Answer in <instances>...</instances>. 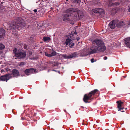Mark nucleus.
I'll return each instance as SVG.
<instances>
[{
  "instance_id": "9",
  "label": "nucleus",
  "mask_w": 130,
  "mask_h": 130,
  "mask_svg": "<svg viewBox=\"0 0 130 130\" xmlns=\"http://www.w3.org/2000/svg\"><path fill=\"white\" fill-rule=\"evenodd\" d=\"M36 71V70L33 68H30L29 69H27L24 71L25 74L27 75H30L32 73H35Z\"/></svg>"
},
{
  "instance_id": "14",
  "label": "nucleus",
  "mask_w": 130,
  "mask_h": 130,
  "mask_svg": "<svg viewBox=\"0 0 130 130\" xmlns=\"http://www.w3.org/2000/svg\"><path fill=\"white\" fill-rule=\"evenodd\" d=\"M5 30L3 28H0V38L4 37L5 34Z\"/></svg>"
},
{
  "instance_id": "26",
  "label": "nucleus",
  "mask_w": 130,
  "mask_h": 130,
  "mask_svg": "<svg viewBox=\"0 0 130 130\" xmlns=\"http://www.w3.org/2000/svg\"><path fill=\"white\" fill-rule=\"evenodd\" d=\"M23 47L25 49H26L27 48V46L26 44H24L23 46Z\"/></svg>"
},
{
  "instance_id": "24",
  "label": "nucleus",
  "mask_w": 130,
  "mask_h": 130,
  "mask_svg": "<svg viewBox=\"0 0 130 130\" xmlns=\"http://www.w3.org/2000/svg\"><path fill=\"white\" fill-rule=\"evenodd\" d=\"M62 57L66 59H67L68 56H67L66 55H62Z\"/></svg>"
},
{
  "instance_id": "16",
  "label": "nucleus",
  "mask_w": 130,
  "mask_h": 130,
  "mask_svg": "<svg viewBox=\"0 0 130 130\" xmlns=\"http://www.w3.org/2000/svg\"><path fill=\"white\" fill-rule=\"evenodd\" d=\"M63 17L64 18L63 19V21H67L68 20V17L70 16L69 14H67L63 15Z\"/></svg>"
},
{
  "instance_id": "29",
  "label": "nucleus",
  "mask_w": 130,
  "mask_h": 130,
  "mask_svg": "<svg viewBox=\"0 0 130 130\" xmlns=\"http://www.w3.org/2000/svg\"><path fill=\"white\" fill-rule=\"evenodd\" d=\"M94 59L93 58H92L91 59V62H94Z\"/></svg>"
},
{
  "instance_id": "31",
  "label": "nucleus",
  "mask_w": 130,
  "mask_h": 130,
  "mask_svg": "<svg viewBox=\"0 0 130 130\" xmlns=\"http://www.w3.org/2000/svg\"><path fill=\"white\" fill-rule=\"evenodd\" d=\"M34 11L35 12H37V10L36 9H35L34 10Z\"/></svg>"
},
{
  "instance_id": "22",
  "label": "nucleus",
  "mask_w": 130,
  "mask_h": 130,
  "mask_svg": "<svg viewBox=\"0 0 130 130\" xmlns=\"http://www.w3.org/2000/svg\"><path fill=\"white\" fill-rule=\"evenodd\" d=\"M25 64V62H21L19 64L20 66H23Z\"/></svg>"
},
{
  "instance_id": "3",
  "label": "nucleus",
  "mask_w": 130,
  "mask_h": 130,
  "mask_svg": "<svg viewBox=\"0 0 130 130\" xmlns=\"http://www.w3.org/2000/svg\"><path fill=\"white\" fill-rule=\"evenodd\" d=\"M74 14V19L77 20H79L83 18L84 15L83 12L80 10H78V9L75 8H70L67 9L64 11L65 13L75 12Z\"/></svg>"
},
{
  "instance_id": "17",
  "label": "nucleus",
  "mask_w": 130,
  "mask_h": 130,
  "mask_svg": "<svg viewBox=\"0 0 130 130\" xmlns=\"http://www.w3.org/2000/svg\"><path fill=\"white\" fill-rule=\"evenodd\" d=\"M12 74L14 76H18L19 75V72L16 69H13L12 71Z\"/></svg>"
},
{
  "instance_id": "27",
  "label": "nucleus",
  "mask_w": 130,
  "mask_h": 130,
  "mask_svg": "<svg viewBox=\"0 0 130 130\" xmlns=\"http://www.w3.org/2000/svg\"><path fill=\"white\" fill-rule=\"evenodd\" d=\"M128 11L130 12V4L128 6Z\"/></svg>"
},
{
  "instance_id": "30",
  "label": "nucleus",
  "mask_w": 130,
  "mask_h": 130,
  "mask_svg": "<svg viewBox=\"0 0 130 130\" xmlns=\"http://www.w3.org/2000/svg\"><path fill=\"white\" fill-rule=\"evenodd\" d=\"M107 59V57L106 56H105L104 58V60H106Z\"/></svg>"
},
{
  "instance_id": "12",
  "label": "nucleus",
  "mask_w": 130,
  "mask_h": 130,
  "mask_svg": "<svg viewBox=\"0 0 130 130\" xmlns=\"http://www.w3.org/2000/svg\"><path fill=\"white\" fill-rule=\"evenodd\" d=\"M117 20V22H116V26L117 27H120L124 25V22L122 21H119L117 20Z\"/></svg>"
},
{
  "instance_id": "23",
  "label": "nucleus",
  "mask_w": 130,
  "mask_h": 130,
  "mask_svg": "<svg viewBox=\"0 0 130 130\" xmlns=\"http://www.w3.org/2000/svg\"><path fill=\"white\" fill-rule=\"evenodd\" d=\"M120 4V3L119 2H117L115 3H114L112 4V6L116 5L117 6L118 5Z\"/></svg>"
},
{
  "instance_id": "4",
  "label": "nucleus",
  "mask_w": 130,
  "mask_h": 130,
  "mask_svg": "<svg viewBox=\"0 0 130 130\" xmlns=\"http://www.w3.org/2000/svg\"><path fill=\"white\" fill-rule=\"evenodd\" d=\"M15 23L12 22V23L10 25V26L14 29H18L24 27L25 26V23L24 20L21 18L17 17L14 20Z\"/></svg>"
},
{
  "instance_id": "11",
  "label": "nucleus",
  "mask_w": 130,
  "mask_h": 130,
  "mask_svg": "<svg viewBox=\"0 0 130 130\" xmlns=\"http://www.w3.org/2000/svg\"><path fill=\"white\" fill-rule=\"evenodd\" d=\"M9 74H7L5 75L0 77V80H2L3 81H7L9 79Z\"/></svg>"
},
{
  "instance_id": "7",
  "label": "nucleus",
  "mask_w": 130,
  "mask_h": 130,
  "mask_svg": "<svg viewBox=\"0 0 130 130\" xmlns=\"http://www.w3.org/2000/svg\"><path fill=\"white\" fill-rule=\"evenodd\" d=\"M116 103L118 105L117 108L118 109V111H121L122 112H124V111L123 110L124 109V107L123 106V103L120 100L117 101Z\"/></svg>"
},
{
  "instance_id": "10",
  "label": "nucleus",
  "mask_w": 130,
  "mask_h": 130,
  "mask_svg": "<svg viewBox=\"0 0 130 130\" xmlns=\"http://www.w3.org/2000/svg\"><path fill=\"white\" fill-rule=\"evenodd\" d=\"M117 22V20H113L109 23V25L111 29H113L115 28L116 23Z\"/></svg>"
},
{
  "instance_id": "15",
  "label": "nucleus",
  "mask_w": 130,
  "mask_h": 130,
  "mask_svg": "<svg viewBox=\"0 0 130 130\" xmlns=\"http://www.w3.org/2000/svg\"><path fill=\"white\" fill-rule=\"evenodd\" d=\"M56 54V53L55 51H53L51 54H48L47 52L45 53V55L48 57H51L55 56Z\"/></svg>"
},
{
  "instance_id": "20",
  "label": "nucleus",
  "mask_w": 130,
  "mask_h": 130,
  "mask_svg": "<svg viewBox=\"0 0 130 130\" xmlns=\"http://www.w3.org/2000/svg\"><path fill=\"white\" fill-rule=\"evenodd\" d=\"M74 54H72L71 55H70L69 56H68L67 59H69L72 58L74 56Z\"/></svg>"
},
{
  "instance_id": "1",
  "label": "nucleus",
  "mask_w": 130,
  "mask_h": 130,
  "mask_svg": "<svg viewBox=\"0 0 130 130\" xmlns=\"http://www.w3.org/2000/svg\"><path fill=\"white\" fill-rule=\"evenodd\" d=\"M106 49V47L103 40L96 39L92 41V46L89 49L88 52L89 54H92L97 53V51L103 52Z\"/></svg>"
},
{
  "instance_id": "5",
  "label": "nucleus",
  "mask_w": 130,
  "mask_h": 130,
  "mask_svg": "<svg viewBox=\"0 0 130 130\" xmlns=\"http://www.w3.org/2000/svg\"><path fill=\"white\" fill-rule=\"evenodd\" d=\"M14 56L17 57L18 59H21L25 58L26 56V52L23 50H18L16 48L13 50Z\"/></svg>"
},
{
  "instance_id": "2",
  "label": "nucleus",
  "mask_w": 130,
  "mask_h": 130,
  "mask_svg": "<svg viewBox=\"0 0 130 130\" xmlns=\"http://www.w3.org/2000/svg\"><path fill=\"white\" fill-rule=\"evenodd\" d=\"M100 94V92L97 89H94L88 93L85 94L83 100L85 103H90L93 100L98 98Z\"/></svg>"
},
{
  "instance_id": "32",
  "label": "nucleus",
  "mask_w": 130,
  "mask_h": 130,
  "mask_svg": "<svg viewBox=\"0 0 130 130\" xmlns=\"http://www.w3.org/2000/svg\"><path fill=\"white\" fill-rule=\"evenodd\" d=\"M66 1H68V0H66Z\"/></svg>"
},
{
  "instance_id": "25",
  "label": "nucleus",
  "mask_w": 130,
  "mask_h": 130,
  "mask_svg": "<svg viewBox=\"0 0 130 130\" xmlns=\"http://www.w3.org/2000/svg\"><path fill=\"white\" fill-rule=\"evenodd\" d=\"M66 115L67 117H68L69 119H70L71 118V116L69 113L67 114Z\"/></svg>"
},
{
  "instance_id": "6",
  "label": "nucleus",
  "mask_w": 130,
  "mask_h": 130,
  "mask_svg": "<svg viewBox=\"0 0 130 130\" xmlns=\"http://www.w3.org/2000/svg\"><path fill=\"white\" fill-rule=\"evenodd\" d=\"M73 36H69L68 39H66L64 43L66 45H69L70 47H72L74 46V43L73 42L72 40H74Z\"/></svg>"
},
{
  "instance_id": "28",
  "label": "nucleus",
  "mask_w": 130,
  "mask_h": 130,
  "mask_svg": "<svg viewBox=\"0 0 130 130\" xmlns=\"http://www.w3.org/2000/svg\"><path fill=\"white\" fill-rule=\"evenodd\" d=\"M28 53L30 55H31L32 54V52L30 51H28Z\"/></svg>"
},
{
  "instance_id": "21",
  "label": "nucleus",
  "mask_w": 130,
  "mask_h": 130,
  "mask_svg": "<svg viewBox=\"0 0 130 130\" xmlns=\"http://www.w3.org/2000/svg\"><path fill=\"white\" fill-rule=\"evenodd\" d=\"M71 1L74 3H78L81 2V0H71Z\"/></svg>"
},
{
  "instance_id": "8",
  "label": "nucleus",
  "mask_w": 130,
  "mask_h": 130,
  "mask_svg": "<svg viewBox=\"0 0 130 130\" xmlns=\"http://www.w3.org/2000/svg\"><path fill=\"white\" fill-rule=\"evenodd\" d=\"M92 11L95 13H98L100 15L104 14L105 11L102 8H95L92 10Z\"/></svg>"
},
{
  "instance_id": "19",
  "label": "nucleus",
  "mask_w": 130,
  "mask_h": 130,
  "mask_svg": "<svg viewBox=\"0 0 130 130\" xmlns=\"http://www.w3.org/2000/svg\"><path fill=\"white\" fill-rule=\"evenodd\" d=\"M5 47V46L4 45L0 43V54L2 52L1 50L3 49H4Z\"/></svg>"
},
{
  "instance_id": "13",
  "label": "nucleus",
  "mask_w": 130,
  "mask_h": 130,
  "mask_svg": "<svg viewBox=\"0 0 130 130\" xmlns=\"http://www.w3.org/2000/svg\"><path fill=\"white\" fill-rule=\"evenodd\" d=\"M124 41L126 46L130 48V37L125 39Z\"/></svg>"
},
{
  "instance_id": "18",
  "label": "nucleus",
  "mask_w": 130,
  "mask_h": 130,
  "mask_svg": "<svg viewBox=\"0 0 130 130\" xmlns=\"http://www.w3.org/2000/svg\"><path fill=\"white\" fill-rule=\"evenodd\" d=\"M43 40L44 42H47L51 40V39L49 37H44L43 38Z\"/></svg>"
}]
</instances>
